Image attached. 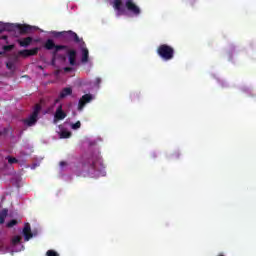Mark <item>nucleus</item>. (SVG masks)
<instances>
[{
	"instance_id": "nucleus-1",
	"label": "nucleus",
	"mask_w": 256,
	"mask_h": 256,
	"mask_svg": "<svg viewBox=\"0 0 256 256\" xmlns=\"http://www.w3.org/2000/svg\"><path fill=\"white\" fill-rule=\"evenodd\" d=\"M125 1V7L129 13H132V15H135L136 17L141 15V8L133 2V0H124ZM123 5V0H114V9L115 11H118V15H123V8L121 6Z\"/></svg>"
},
{
	"instance_id": "nucleus-2",
	"label": "nucleus",
	"mask_w": 256,
	"mask_h": 256,
	"mask_svg": "<svg viewBox=\"0 0 256 256\" xmlns=\"http://www.w3.org/2000/svg\"><path fill=\"white\" fill-rule=\"evenodd\" d=\"M156 53L163 61H171L175 57V49L167 44L158 46Z\"/></svg>"
},
{
	"instance_id": "nucleus-3",
	"label": "nucleus",
	"mask_w": 256,
	"mask_h": 256,
	"mask_svg": "<svg viewBox=\"0 0 256 256\" xmlns=\"http://www.w3.org/2000/svg\"><path fill=\"white\" fill-rule=\"evenodd\" d=\"M56 37H62L63 41L65 43H71L73 41L74 43H82V45H85V41H83L82 38H79L77 33L69 30V31H62V32H57Z\"/></svg>"
},
{
	"instance_id": "nucleus-4",
	"label": "nucleus",
	"mask_w": 256,
	"mask_h": 256,
	"mask_svg": "<svg viewBox=\"0 0 256 256\" xmlns=\"http://www.w3.org/2000/svg\"><path fill=\"white\" fill-rule=\"evenodd\" d=\"M41 113V104H36L33 108V112L29 115L28 118L23 119L22 123L27 125V127H35L37 121H39V114Z\"/></svg>"
},
{
	"instance_id": "nucleus-5",
	"label": "nucleus",
	"mask_w": 256,
	"mask_h": 256,
	"mask_svg": "<svg viewBox=\"0 0 256 256\" xmlns=\"http://www.w3.org/2000/svg\"><path fill=\"white\" fill-rule=\"evenodd\" d=\"M44 49H46L47 51H53L54 49V51L52 52V55H53V58L55 59V57H57V53H59V51H63V49H67V46L56 45L53 39H48L44 43Z\"/></svg>"
},
{
	"instance_id": "nucleus-6",
	"label": "nucleus",
	"mask_w": 256,
	"mask_h": 256,
	"mask_svg": "<svg viewBox=\"0 0 256 256\" xmlns=\"http://www.w3.org/2000/svg\"><path fill=\"white\" fill-rule=\"evenodd\" d=\"M10 30L8 31H14V29H18V31L20 32L21 35H25V33H31V30L33 29L30 25H22V24H17V25H13L10 24Z\"/></svg>"
},
{
	"instance_id": "nucleus-7",
	"label": "nucleus",
	"mask_w": 256,
	"mask_h": 256,
	"mask_svg": "<svg viewBox=\"0 0 256 256\" xmlns=\"http://www.w3.org/2000/svg\"><path fill=\"white\" fill-rule=\"evenodd\" d=\"M92 100H93V96L91 94L83 95L78 102V111H83L86 103H91Z\"/></svg>"
},
{
	"instance_id": "nucleus-8",
	"label": "nucleus",
	"mask_w": 256,
	"mask_h": 256,
	"mask_svg": "<svg viewBox=\"0 0 256 256\" xmlns=\"http://www.w3.org/2000/svg\"><path fill=\"white\" fill-rule=\"evenodd\" d=\"M67 117V113L63 111V104H60L54 114V121H63Z\"/></svg>"
},
{
	"instance_id": "nucleus-9",
	"label": "nucleus",
	"mask_w": 256,
	"mask_h": 256,
	"mask_svg": "<svg viewBox=\"0 0 256 256\" xmlns=\"http://www.w3.org/2000/svg\"><path fill=\"white\" fill-rule=\"evenodd\" d=\"M24 241L33 239V232H31V225L26 223L23 228Z\"/></svg>"
},
{
	"instance_id": "nucleus-10",
	"label": "nucleus",
	"mask_w": 256,
	"mask_h": 256,
	"mask_svg": "<svg viewBox=\"0 0 256 256\" xmlns=\"http://www.w3.org/2000/svg\"><path fill=\"white\" fill-rule=\"evenodd\" d=\"M68 59H69L70 65H72V66L77 65V51L69 50L68 51Z\"/></svg>"
},
{
	"instance_id": "nucleus-11",
	"label": "nucleus",
	"mask_w": 256,
	"mask_h": 256,
	"mask_svg": "<svg viewBox=\"0 0 256 256\" xmlns=\"http://www.w3.org/2000/svg\"><path fill=\"white\" fill-rule=\"evenodd\" d=\"M80 46L82 47L81 48V51H82V63H87L89 61V49H87V47H85V45H83L82 42H80Z\"/></svg>"
},
{
	"instance_id": "nucleus-12",
	"label": "nucleus",
	"mask_w": 256,
	"mask_h": 256,
	"mask_svg": "<svg viewBox=\"0 0 256 256\" xmlns=\"http://www.w3.org/2000/svg\"><path fill=\"white\" fill-rule=\"evenodd\" d=\"M18 43L20 47H29L31 43H33V38L29 36V37L23 38L22 40H18Z\"/></svg>"
},
{
	"instance_id": "nucleus-13",
	"label": "nucleus",
	"mask_w": 256,
	"mask_h": 256,
	"mask_svg": "<svg viewBox=\"0 0 256 256\" xmlns=\"http://www.w3.org/2000/svg\"><path fill=\"white\" fill-rule=\"evenodd\" d=\"M73 94V89L70 87L63 88L62 91L59 94V99H65V97H68V95Z\"/></svg>"
},
{
	"instance_id": "nucleus-14",
	"label": "nucleus",
	"mask_w": 256,
	"mask_h": 256,
	"mask_svg": "<svg viewBox=\"0 0 256 256\" xmlns=\"http://www.w3.org/2000/svg\"><path fill=\"white\" fill-rule=\"evenodd\" d=\"M7 215H9V210L7 208L2 209L0 212V225H3V223H5Z\"/></svg>"
},
{
	"instance_id": "nucleus-15",
	"label": "nucleus",
	"mask_w": 256,
	"mask_h": 256,
	"mask_svg": "<svg viewBox=\"0 0 256 256\" xmlns=\"http://www.w3.org/2000/svg\"><path fill=\"white\" fill-rule=\"evenodd\" d=\"M11 25L9 23L0 25V33H3L4 31H10Z\"/></svg>"
},
{
	"instance_id": "nucleus-16",
	"label": "nucleus",
	"mask_w": 256,
	"mask_h": 256,
	"mask_svg": "<svg viewBox=\"0 0 256 256\" xmlns=\"http://www.w3.org/2000/svg\"><path fill=\"white\" fill-rule=\"evenodd\" d=\"M21 243V236H14L11 240V245L15 247V245H19Z\"/></svg>"
},
{
	"instance_id": "nucleus-17",
	"label": "nucleus",
	"mask_w": 256,
	"mask_h": 256,
	"mask_svg": "<svg viewBox=\"0 0 256 256\" xmlns=\"http://www.w3.org/2000/svg\"><path fill=\"white\" fill-rule=\"evenodd\" d=\"M60 137H61V139H69V137H71V132H69L67 130H63L60 133Z\"/></svg>"
},
{
	"instance_id": "nucleus-18",
	"label": "nucleus",
	"mask_w": 256,
	"mask_h": 256,
	"mask_svg": "<svg viewBox=\"0 0 256 256\" xmlns=\"http://www.w3.org/2000/svg\"><path fill=\"white\" fill-rule=\"evenodd\" d=\"M37 53H39V48L38 47L28 50L29 57H33V56L37 55Z\"/></svg>"
},
{
	"instance_id": "nucleus-19",
	"label": "nucleus",
	"mask_w": 256,
	"mask_h": 256,
	"mask_svg": "<svg viewBox=\"0 0 256 256\" xmlns=\"http://www.w3.org/2000/svg\"><path fill=\"white\" fill-rule=\"evenodd\" d=\"M6 160L8 161L9 165H13L14 163H19V160L15 157L7 156Z\"/></svg>"
},
{
	"instance_id": "nucleus-20",
	"label": "nucleus",
	"mask_w": 256,
	"mask_h": 256,
	"mask_svg": "<svg viewBox=\"0 0 256 256\" xmlns=\"http://www.w3.org/2000/svg\"><path fill=\"white\" fill-rule=\"evenodd\" d=\"M3 51L5 52H9V51H13V49H15V45H5L2 47Z\"/></svg>"
},
{
	"instance_id": "nucleus-21",
	"label": "nucleus",
	"mask_w": 256,
	"mask_h": 256,
	"mask_svg": "<svg viewBox=\"0 0 256 256\" xmlns=\"http://www.w3.org/2000/svg\"><path fill=\"white\" fill-rule=\"evenodd\" d=\"M17 220L16 219H12L10 220L7 224L6 227H8L9 229H11V227H15V225H17Z\"/></svg>"
},
{
	"instance_id": "nucleus-22",
	"label": "nucleus",
	"mask_w": 256,
	"mask_h": 256,
	"mask_svg": "<svg viewBox=\"0 0 256 256\" xmlns=\"http://www.w3.org/2000/svg\"><path fill=\"white\" fill-rule=\"evenodd\" d=\"M18 55H21V57H29V49L20 50Z\"/></svg>"
},
{
	"instance_id": "nucleus-23",
	"label": "nucleus",
	"mask_w": 256,
	"mask_h": 256,
	"mask_svg": "<svg viewBox=\"0 0 256 256\" xmlns=\"http://www.w3.org/2000/svg\"><path fill=\"white\" fill-rule=\"evenodd\" d=\"M71 129H74V130L81 129V121H77L76 123L72 124Z\"/></svg>"
},
{
	"instance_id": "nucleus-24",
	"label": "nucleus",
	"mask_w": 256,
	"mask_h": 256,
	"mask_svg": "<svg viewBox=\"0 0 256 256\" xmlns=\"http://www.w3.org/2000/svg\"><path fill=\"white\" fill-rule=\"evenodd\" d=\"M47 256H59V253H57L55 250H48L46 252Z\"/></svg>"
},
{
	"instance_id": "nucleus-25",
	"label": "nucleus",
	"mask_w": 256,
	"mask_h": 256,
	"mask_svg": "<svg viewBox=\"0 0 256 256\" xmlns=\"http://www.w3.org/2000/svg\"><path fill=\"white\" fill-rule=\"evenodd\" d=\"M95 85H96L97 87H99V85H101V78H96V80H95Z\"/></svg>"
},
{
	"instance_id": "nucleus-26",
	"label": "nucleus",
	"mask_w": 256,
	"mask_h": 256,
	"mask_svg": "<svg viewBox=\"0 0 256 256\" xmlns=\"http://www.w3.org/2000/svg\"><path fill=\"white\" fill-rule=\"evenodd\" d=\"M65 73H70V71H73V68L71 67H65L64 68Z\"/></svg>"
},
{
	"instance_id": "nucleus-27",
	"label": "nucleus",
	"mask_w": 256,
	"mask_h": 256,
	"mask_svg": "<svg viewBox=\"0 0 256 256\" xmlns=\"http://www.w3.org/2000/svg\"><path fill=\"white\" fill-rule=\"evenodd\" d=\"M65 165H67V162H65V161L60 162V167H65Z\"/></svg>"
},
{
	"instance_id": "nucleus-28",
	"label": "nucleus",
	"mask_w": 256,
	"mask_h": 256,
	"mask_svg": "<svg viewBox=\"0 0 256 256\" xmlns=\"http://www.w3.org/2000/svg\"><path fill=\"white\" fill-rule=\"evenodd\" d=\"M12 65H13V64H12L11 62H8V63L6 64V66H7L8 69H11Z\"/></svg>"
},
{
	"instance_id": "nucleus-29",
	"label": "nucleus",
	"mask_w": 256,
	"mask_h": 256,
	"mask_svg": "<svg viewBox=\"0 0 256 256\" xmlns=\"http://www.w3.org/2000/svg\"><path fill=\"white\" fill-rule=\"evenodd\" d=\"M61 99H63V98H56V99L54 100V103H55V104L59 103V101H61Z\"/></svg>"
},
{
	"instance_id": "nucleus-30",
	"label": "nucleus",
	"mask_w": 256,
	"mask_h": 256,
	"mask_svg": "<svg viewBox=\"0 0 256 256\" xmlns=\"http://www.w3.org/2000/svg\"><path fill=\"white\" fill-rule=\"evenodd\" d=\"M0 39H3L4 41H7V35H3L2 37H0Z\"/></svg>"
},
{
	"instance_id": "nucleus-31",
	"label": "nucleus",
	"mask_w": 256,
	"mask_h": 256,
	"mask_svg": "<svg viewBox=\"0 0 256 256\" xmlns=\"http://www.w3.org/2000/svg\"><path fill=\"white\" fill-rule=\"evenodd\" d=\"M91 167H92V169H95V164H92Z\"/></svg>"
},
{
	"instance_id": "nucleus-32",
	"label": "nucleus",
	"mask_w": 256,
	"mask_h": 256,
	"mask_svg": "<svg viewBox=\"0 0 256 256\" xmlns=\"http://www.w3.org/2000/svg\"><path fill=\"white\" fill-rule=\"evenodd\" d=\"M4 54H5V52H1V51H0V55H4Z\"/></svg>"
},
{
	"instance_id": "nucleus-33",
	"label": "nucleus",
	"mask_w": 256,
	"mask_h": 256,
	"mask_svg": "<svg viewBox=\"0 0 256 256\" xmlns=\"http://www.w3.org/2000/svg\"><path fill=\"white\" fill-rule=\"evenodd\" d=\"M62 59H64V60H65V56H62Z\"/></svg>"
},
{
	"instance_id": "nucleus-34",
	"label": "nucleus",
	"mask_w": 256,
	"mask_h": 256,
	"mask_svg": "<svg viewBox=\"0 0 256 256\" xmlns=\"http://www.w3.org/2000/svg\"><path fill=\"white\" fill-rule=\"evenodd\" d=\"M0 135H1V132H0Z\"/></svg>"
}]
</instances>
